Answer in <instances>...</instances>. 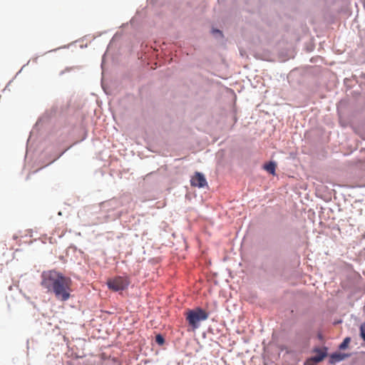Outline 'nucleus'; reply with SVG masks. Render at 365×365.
Here are the masks:
<instances>
[{
  "mask_svg": "<svg viewBox=\"0 0 365 365\" xmlns=\"http://www.w3.org/2000/svg\"><path fill=\"white\" fill-rule=\"evenodd\" d=\"M190 184L192 186L197 187H204L207 185L205 176L199 172H196L192 177Z\"/></svg>",
  "mask_w": 365,
  "mask_h": 365,
  "instance_id": "4",
  "label": "nucleus"
},
{
  "mask_svg": "<svg viewBox=\"0 0 365 365\" xmlns=\"http://www.w3.org/2000/svg\"><path fill=\"white\" fill-rule=\"evenodd\" d=\"M351 339L349 337H346L343 342L339 345L340 349H345L347 348L349 344L350 343Z\"/></svg>",
  "mask_w": 365,
  "mask_h": 365,
  "instance_id": "8",
  "label": "nucleus"
},
{
  "mask_svg": "<svg viewBox=\"0 0 365 365\" xmlns=\"http://www.w3.org/2000/svg\"><path fill=\"white\" fill-rule=\"evenodd\" d=\"M340 123H341V125L343 127H345V126H346V125H345L344 123H343L341 122V120H340Z\"/></svg>",
  "mask_w": 365,
  "mask_h": 365,
  "instance_id": "12",
  "label": "nucleus"
},
{
  "mask_svg": "<svg viewBox=\"0 0 365 365\" xmlns=\"http://www.w3.org/2000/svg\"><path fill=\"white\" fill-rule=\"evenodd\" d=\"M326 356V350L317 349L316 354L312 357L311 360L314 362H320L325 358Z\"/></svg>",
  "mask_w": 365,
  "mask_h": 365,
  "instance_id": "5",
  "label": "nucleus"
},
{
  "mask_svg": "<svg viewBox=\"0 0 365 365\" xmlns=\"http://www.w3.org/2000/svg\"><path fill=\"white\" fill-rule=\"evenodd\" d=\"M155 342L159 345H163L165 342V339L161 334H158L155 336Z\"/></svg>",
  "mask_w": 365,
  "mask_h": 365,
  "instance_id": "9",
  "label": "nucleus"
},
{
  "mask_svg": "<svg viewBox=\"0 0 365 365\" xmlns=\"http://www.w3.org/2000/svg\"><path fill=\"white\" fill-rule=\"evenodd\" d=\"M360 336L365 341V325L361 324L360 326Z\"/></svg>",
  "mask_w": 365,
  "mask_h": 365,
  "instance_id": "10",
  "label": "nucleus"
},
{
  "mask_svg": "<svg viewBox=\"0 0 365 365\" xmlns=\"http://www.w3.org/2000/svg\"><path fill=\"white\" fill-rule=\"evenodd\" d=\"M207 318L208 314L201 308L189 310L186 316V320L193 329L197 328L199 322L206 320Z\"/></svg>",
  "mask_w": 365,
  "mask_h": 365,
  "instance_id": "2",
  "label": "nucleus"
},
{
  "mask_svg": "<svg viewBox=\"0 0 365 365\" xmlns=\"http://www.w3.org/2000/svg\"><path fill=\"white\" fill-rule=\"evenodd\" d=\"M277 165L274 162H269V163H267L264 165L263 168L264 169L267 171L269 173L272 174V175H275V170H276Z\"/></svg>",
  "mask_w": 365,
  "mask_h": 365,
  "instance_id": "6",
  "label": "nucleus"
},
{
  "mask_svg": "<svg viewBox=\"0 0 365 365\" xmlns=\"http://www.w3.org/2000/svg\"><path fill=\"white\" fill-rule=\"evenodd\" d=\"M41 286L48 292L54 293L56 297L61 301H66L70 298L71 292V279L54 269L44 271L41 274Z\"/></svg>",
  "mask_w": 365,
  "mask_h": 365,
  "instance_id": "1",
  "label": "nucleus"
},
{
  "mask_svg": "<svg viewBox=\"0 0 365 365\" xmlns=\"http://www.w3.org/2000/svg\"><path fill=\"white\" fill-rule=\"evenodd\" d=\"M212 32L213 33H217V34L222 35V32L220 30H213Z\"/></svg>",
  "mask_w": 365,
  "mask_h": 365,
  "instance_id": "11",
  "label": "nucleus"
},
{
  "mask_svg": "<svg viewBox=\"0 0 365 365\" xmlns=\"http://www.w3.org/2000/svg\"><path fill=\"white\" fill-rule=\"evenodd\" d=\"M363 325H365V322L362 324Z\"/></svg>",
  "mask_w": 365,
  "mask_h": 365,
  "instance_id": "13",
  "label": "nucleus"
},
{
  "mask_svg": "<svg viewBox=\"0 0 365 365\" xmlns=\"http://www.w3.org/2000/svg\"><path fill=\"white\" fill-rule=\"evenodd\" d=\"M130 283L128 276H116L108 279V288L114 292L122 291L128 288Z\"/></svg>",
  "mask_w": 365,
  "mask_h": 365,
  "instance_id": "3",
  "label": "nucleus"
},
{
  "mask_svg": "<svg viewBox=\"0 0 365 365\" xmlns=\"http://www.w3.org/2000/svg\"><path fill=\"white\" fill-rule=\"evenodd\" d=\"M346 355L341 353H334L332 354L330 356V362L336 363L342 361L345 359Z\"/></svg>",
  "mask_w": 365,
  "mask_h": 365,
  "instance_id": "7",
  "label": "nucleus"
}]
</instances>
